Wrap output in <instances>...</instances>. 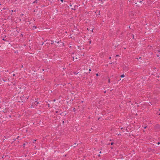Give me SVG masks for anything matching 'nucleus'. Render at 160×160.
<instances>
[{
	"label": "nucleus",
	"mask_w": 160,
	"mask_h": 160,
	"mask_svg": "<svg viewBox=\"0 0 160 160\" xmlns=\"http://www.w3.org/2000/svg\"><path fill=\"white\" fill-rule=\"evenodd\" d=\"M83 55H84L83 54L82 56H83ZM82 56V55L81 54L79 53V54H78V56L77 55L76 56V57H75V58L76 59H77L78 58H80V56ZM74 57L73 56V60H74Z\"/></svg>",
	"instance_id": "nucleus-1"
},
{
	"label": "nucleus",
	"mask_w": 160,
	"mask_h": 160,
	"mask_svg": "<svg viewBox=\"0 0 160 160\" xmlns=\"http://www.w3.org/2000/svg\"><path fill=\"white\" fill-rule=\"evenodd\" d=\"M142 2V1H138V2H137V3H135V4H138V3H139V2Z\"/></svg>",
	"instance_id": "nucleus-2"
},
{
	"label": "nucleus",
	"mask_w": 160,
	"mask_h": 160,
	"mask_svg": "<svg viewBox=\"0 0 160 160\" xmlns=\"http://www.w3.org/2000/svg\"><path fill=\"white\" fill-rule=\"evenodd\" d=\"M124 76H125L124 74H122L120 76V77L121 78H123L124 77Z\"/></svg>",
	"instance_id": "nucleus-3"
},
{
	"label": "nucleus",
	"mask_w": 160,
	"mask_h": 160,
	"mask_svg": "<svg viewBox=\"0 0 160 160\" xmlns=\"http://www.w3.org/2000/svg\"><path fill=\"white\" fill-rule=\"evenodd\" d=\"M36 27L35 26H34L33 28V29H34L36 28Z\"/></svg>",
	"instance_id": "nucleus-4"
},
{
	"label": "nucleus",
	"mask_w": 160,
	"mask_h": 160,
	"mask_svg": "<svg viewBox=\"0 0 160 160\" xmlns=\"http://www.w3.org/2000/svg\"><path fill=\"white\" fill-rule=\"evenodd\" d=\"M35 102H37V104H35L36 105H37V104H38V102H37V101H35Z\"/></svg>",
	"instance_id": "nucleus-5"
},
{
	"label": "nucleus",
	"mask_w": 160,
	"mask_h": 160,
	"mask_svg": "<svg viewBox=\"0 0 160 160\" xmlns=\"http://www.w3.org/2000/svg\"><path fill=\"white\" fill-rule=\"evenodd\" d=\"M108 82L109 83H110V79H109L108 80Z\"/></svg>",
	"instance_id": "nucleus-6"
},
{
	"label": "nucleus",
	"mask_w": 160,
	"mask_h": 160,
	"mask_svg": "<svg viewBox=\"0 0 160 160\" xmlns=\"http://www.w3.org/2000/svg\"><path fill=\"white\" fill-rule=\"evenodd\" d=\"M96 76H98V73H97V74H96Z\"/></svg>",
	"instance_id": "nucleus-7"
},
{
	"label": "nucleus",
	"mask_w": 160,
	"mask_h": 160,
	"mask_svg": "<svg viewBox=\"0 0 160 160\" xmlns=\"http://www.w3.org/2000/svg\"><path fill=\"white\" fill-rule=\"evenodd\" d=\"M113 144V142H111V145H112Z\"/></svg>",
	"instance_id": "nucleus-8"
},
{
	"label": "nucleus",
	"mask_w": 160,
	"mask_h": 160,
	"mask_svg": "<svg viewBox=\"0 0 160 160\" xmlns=\"http://www.w3.org/2000/svg\"><path fill=\"white\" fill-rule=\"evenodd\" d=\"M53 41H52L51 44H53Z\"/></svg>",
	"instance_id": "nucleus-9"
},
{
	"label": "nucleus",
	"mask_w": 160,
	"mask_h": 160,
	"mask_svg": "<svg viewBox=\"0 0 160 160\" xmlns=\"http://www.w3.org/2000/svg\"><path fill=\"white\" fill-rule=\"evenodd\" d=\"M25 143H24L23 145V146L24 147L25 146Z\"/></svg>",
	"instance_id": "nucleus-10"
},
{
	"label": "nucleus",
	"mask_w": 160,
	"mask_h": 160,
	"mask_svg": "<svg viewBox=\"0 0 160 160\" xmlns=\"http://www.w3.org/2000/svg\"><path fill=\"white\" fill-rule=\"evenodd\" d=\"M118 56H119V55H116V57H118Z\"/></svg>",
	"instance_id": "nucleus-11"
},
{
	"label": "nucleus",
	"mask_w": 160,
	"mask_h": 160,
	"mask_svg": "<svg viewBox=\"0 0 160 160\" xmlns=\"http://www.w3.org/2000/svg\"><path fill=\"white\" fill-rule=\"evenodd\" d=\"M60 1L62 2H63V0H60Z\"/></svg>",
	"instance_id": "nucleus-12"
},
{
	"label": "nucleus",
	"mask_w": 160,
	"mask_h": 160,
	"mask_svg": "<svg viewBox=\"0 0 160 160\" xmlns=\"http://www.w3.org/2000/svg\"><path fill=\"white\" fill-rule=\"evenodd\" d=\"M2 40H3L6 41V39H5L4 38H3V39H2Z\"/></svg>",
	"instance_id": "nucleus-13"
},
{
	"label": "nucleus",
	"mask_w": 160,
	"mask_h": 160,
	"mask_svg": "<svg viewBox=\"0 0 160 160\" xmlns=\"http://www.w3.org/2000/svg\"><path fill=\"white\" fill-rule=\"evenodd\" d=\"M76 143H75L74 144V145H76Z\"/></svg>",
	"instance_id": "nucleus-14"
},
{
	"label": "nucleus",
	"mask_w": 160,
	"mask_h": 160,
	"mask_svg": "<svg viewBox=\"0 0 160 160\" xmlns=\"http://www.w3.org/2000/svg\"><path fill=\"white\" fill-rule=\"evenodd\" d=\"M100 154H99V155H98V156L99 157H100Z\"/></svg>",
	"instance_id": "nucleus-15"
},
{
	"label": "nucleus",
	"mask_w": 160,
	"mask_h": 160,
	"mask_svg": "<svg viewBox=\"0 0 160 160\" xmlns=\"http://www.w3.org/2000/svg\"><path fill=\"white\" fill-rule=\"evenodd\" d=\"M158 145H159V144H160V142H158Z\"/></svg>",
	"instance_id": "nucleus-16"
},
{
	"label": "nucleus",
	"mask_w": 160,
	"mask_h": 160,
	"mask_svg": "<svg viewBox=\"0 0 160 160\" xmlns=\"http://www.w3.org/2000/svg\"><path fill=\"white\" fill-rule=\"evenodd\" d=\"M128 1H129V2H131V0H128Z\"/></svg>",
	"instance_id": "nucleus-17"
},
{
	"label": "nucleus",
	"mask_w": 160,
	"mask_h": 160,
	"mask_svg": "<svg viewBox=\"0 0 160 160\" xmlns=\"http://www.w3.org/2000/svg\"><path fill=\"white\" fill-rule=\"evenodd\" d=\"M13 76H15V75L14 74H13Z\"/></svg>",
	"instance_id": "nucleus-18"
},
{
	"label": "nucleus",
	"mask_w": 160,
	"mask_h": 160,
	"mask_svg": "<svg viewBox=\"0 0 160 160\" xmlns=\"http://www.w3.org/2000/svg\"><path fill=\"white\" fill-rule=\"evenodd\" d=\"M146 128H147V127L146 126V127H144V128L145 129Z\"/></svg>",
	"instance_id": "nucleus-19"
},
{
	"label": "nucleus",
	"mask_w": 160,
	"mask_h": 160,
	"mask_svg": "<svg viewBox=\"0 0 160 160\" xmlns=\"http://www.w3.org/2000/svg\"><path fill=\"white\" fill-rule=\"evenodd\" d=\"M133 36V38H134V35H133V36Z\"/></svg>",
	"instance_id": "nucleus-20"
},
{
	"label": "nucleus",
	"mask_w": 160,
	"mask_h": 160,
	"mask_svg": "<svg viewBox=\"0 0 160 160\" xmlns=\"http://www.w3.org/2000/svg\"><path fill=\"white\" fill-rule=\"evenodd\" d=\"M36 141H37V140H36V139L35 140H34V142H36Z\"/></svg>",
	"instance_id": "nucleus-21"
},
{
	"label": "nucleus",
	"mask_w": 160,
	"mask_h": 160,
	"mask_svg": "<svg viewBox=\"0 0 160 160\" xmlns=\"http://www.w3.org/2000/svg\"><path fill=\"white\" fill-rule=\"evenodd\" d=\"M98 11V12H99V14L100 11Z\"/></svg>",
	"instance_id": "nucleus-22"
},
{
	"label": "nucleus",
	"mask_w": 160,
	"mask_h": 160,
	"mask_svg": "<svg viewBox=\"0 0 160 160\" xmlns=\"http://www.w3.org/2000/svg\"><path fill=\"white\" fill-rule=\"evenodd\" d=\"M1 117V115L0 114V118Z\"/></svg>",
	"instance_id": "nucleus-23"
},
{
	"label": "nucleus",
	"mask_w": 160,
	"mask_h": 160,
	"mask_svg": "<svg viewBox=\"0 0 160 160\" xmlns=\"http://www.w3.org/2000/svg\"><path fill=\"white\" fill-rule=\"evenodd\" d=\"M92 32H93V29H92Z\"/></svg>",
	"instance_id": "nucleus-24"
},
{
	"label": "nucleus",
	"mask_w": 160,
	"mask_h": 160,
	"mask_svg": "<svg viewBox=\"0 0 160 160\" xmlns=\"http://www.w3.org/2000/svg\"><path fill=\"white\" fill-rule=\"evenodd\" d=\"M43 44V42L42 43V45Z\"/></svg>",
	"instance_id": "nucleus-25"
},
{
	"label": "nucleus",
	"mask_w": 160,
	"mask_h": 160,
	"mask_svg": "<svg viewBox=\"0 0 160 160\" xmlns=\"http://www.w3.org/2000/svg\"><path fill=\"white\" fill-rule=\"evenodd\" d=\"M91 71V69H89V71Z\"/></svg>",
	"instance_id": "nucleus-26"
},
{
	"label": "nucleus",
	"mask_w": 160,
	"mask_h": 160,
	"mask_svg": "<svg viewBox=\"0 0 160 160\" xmlns=\"http://www.w3.org/2000/svg\"><path fill=\"white\" fill-rule=\"evenodd\" d=\"M62 123H64V121H63Z\"/></svg>",
	"instance_id": "nucleus-27"
},
{
	"label": "nucleus",
	"mask_w": 160,
	"mask_h": 160,
	"mask_svg": "<svg viewBox=\"0 0 160 160\" xmlns=\"http://www.w3.org/2000/svg\"><path fill=\"white\" fill-rule=\"evenodd\" d=\"M122 128H121V129H122Z\"/></svg>",
	"instance_id": "nucleus-28"
},
{
	"label": "nucleus",
	"mask_w": 160,
	"mask_h": 160,
	"mask_svg": "<svg viewBox=\"0 0 160 160\" xmlns=\"http://www.w3.org/2000/svg\"><path fill=\"white\" fill-rule=\"evenodd\" d=\"M57 43H59V41H58V42H57Z\"/></svg>",
	"instance_id": "nucleus-29"
},
{
	"label": "nucleus",
	"mask_w": 160,
	"mask_h": 160,
	"mask_svg": "<svg viewBox=\"0 0 160 160\" xmlns=\"http://www.w3.org/2000/svg\"><path fill=\"white\" fill-rule=\"evenodd\" d=\"M111 57H109V59H111Z\"/></svg>",
	"instance_id": "nucleus-30"
},
{
	"label": "nucleus",
	"mask_w": 160,
	"mask_h": 160,
	"mask_svg": "<svg viewBox=\"0 0 160 160\" xmlns=\"http://www.w3.org/2000/svg\"><path fill=\"white\" fill-rule=\"evenodd\" d=\"M100 153H101V151H100Z\"/></svg>",
	"instance_id": "nucleus-31"
},
{
	"label": "nucleus",
	"mask_w": 160,
	"mask_h": 160,
	"mask_svg": "<svg viewBox=\"0 0 160 160\" xmlns=\"http://www.w3.org/2000/svg\"><path fill=\"white\" fill-rule=\"evenodd\" d=\"M129 28H130V27H129Z\"/></svg>",
	"instance_id": "nucleus-32"
},
{
	"label": "nucleus",
	"mask_w": 160,
	"mask_h": 160,
	"mask_svg": "<svg viewBox=\"0 0 160 160\" xmlns=\"http://www.w3.org/2000/svg\"><path fill=\"white\" fill-rule=\"evenodd\" d=\"M104 92H105V93H106V91H105Z\"/></svg>",
	"instance_id": "nucleus-33"
},
{
	"label": "nucleus",
	"mask_w": 160,
	"mask_h": 160,
	"mask_svg": "<svg viewBox=\"0 0 160 160\" xmlns=\"http://www.w3.org/2000/svg\"><path fill=\"white\" fill-rule=\"evenodd\" d=\"M96 13V12H94V13Z\"/></svg>",
	"instance_id": "nucleus-34"
},
{
	"label": "nucleus",
	"mask_w": 160,
	"mask_h": 160,
	"mask_svg": "<svg viewBox=\"0 0 160 160\" xmlns=\"http://www.w3.org/2000/svg\"><path fill=\"white\" fill-rule=\"evenodd\" d=\"M21 15H23V14H21Z\"/></svg>",
	"instance_id": "nucleus-35"
},
{
	"label": "nucleus",
	"mask_w": 160,
	"mask_h": 160,
	"mask_svg": "<svg viewBox=\"0 0 160 160\" xmlns=\"http://www.w3.org/2000/svg\"><path fill=\"white\" fill-rule=\"evenodd\" d=\"M124 49H126V48H124Z\"/></svg>",
	"instance_id": "nucleus-36"
},
{
	"label": "nucleus",
	"mask_w": 160,
	"mask_h": 160,
	"mask_svg": "<svg viewBox=\"0 0 160 160\" xmlns=\"http://www.w3.org/2000/svg\"><path fill=\"white\" fill-rule=\"evenodd\" d=\"M65 157H66V155H65Z\"/></svg>",
	"instance_id": "nucleus-37"
},
{
	"label": "nucleus",
	"mask_w": 160,
	"mask_h": 160,
	"mask_svg": "<svg viewBox=\"0 0 160 160\" xmlns=\"http://www.w3.org/2000/svg\"><path fill=\"white\" fill-rule=\"evenodd\" d=\"M12 12H13V10H12Z\"/></svg>",
	"instance_id": "nucleus-38"
},
{
	"label": "nucleus",
	"mask_w": 160,
	"mask_h": 160,
	"mask_svg": "<svg viewBox=\"0 0 160 160\" xmlns=\"http://www.w3.org/2000/svg\"><path fill=\"white\" fill-rule=\"evenodd\" d=\"M71 147H72V146H71Z\"/></svg>",
	"instance_id": "nucleus-39"
},
{
	"label": "nucleus",
	"mask_w": 160,
	"mask_h": 160,
	"mask_svg": "<svg viewBox=\"0 0 160 160\" xmlns=\"http://www.w3.org/2000/svg\"><path fill=\"white\" fill-rule=\"evenodd\" d=\"M159 111H160V109H159Z\"/></svg>",
	"instance_id": "nucleus-40"
},
{
	"label": "nucleus",
	"mask_w": 160,
	"mask_h": 160,
	"mask_svg": "<svg viewBox=\"0 0 160 160\" xmlns=\"http://www.w3.org/2000/svg\"><path fill=\"white\" fill-rule=\"evenodd\" d=\"M49 1H50V0H48Z\"/></svg>",
	"instance_id": "nucleus-41"
}]
</instances>
